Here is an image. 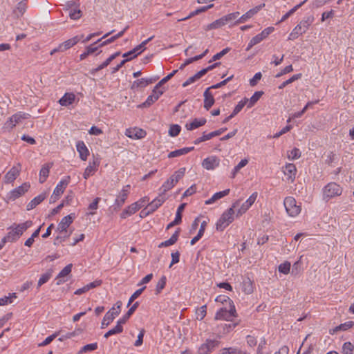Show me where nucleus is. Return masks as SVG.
Wrapping results in <instances>:
<instances>
[{
  "mask_svg": "<svg viewBox=\"0 0 354 354\" xmlns=\"http://www.w3.org/2000/svg\"><path fill=\"white\" fill-rule=\"evenodd\" d=\"M58 333H55L48 337H46L44 341H43L41 343L39 344V346H45L48 344H49L57 336Z\"/></svg>",
  "mask_w": 354,
  "mask_h": 354,
  "instance_id": "nucleus-61",
  "label": "nucleus"
},
{
  "mask_svg": "<svg viewBox=\"0 0 354 354\" xmlns=\"http://www.w3.org/2000/svg\"><path fill=\"white\" fill-rule=\"evenodd\" d=\"M194 147H184V148H182V149H177V150L171 151L168 154V158H171L178 157V156H180L182 155L187 154L189 152H190L192 150H194Z\"/></svg>",
  "mask_w": 354,
  "mask_h": 354,
  "instance_id": "nucleus-31",
  "label": "nucleus"
},
{
  "mask_svg": "<svg viewBox=\"0 0 354 354\" xmlns=\"http://www.w3.org/2000/svg\"><path fill=\"white\" fill-rule=\"evenodd\" d=\"M51 276H52V271H50V270L43 274L38 281V283H37L38 288H39L43 284L46 283L50 279Z\"/></svg>",
  "mask_w": 354,
  "mask_h": 354,
  "instance_id": "nucleus-45",
  "label": "nucleus"
},
{
  "mask_svg": "<svg viewBox=\"0 0 354 354\" xmlns=\"http://www.w3.org/2000/svg\"><path fill=\"white\" fill-rule=\"evenodd\" d=\"M223 354H242V351L236 348H225Z\"/></svg>",
  "mask_w": 354,
  "mask_h": 354,
  "instance_id": "nucleus-62",
  "label": "nucleus"
},
{
  "mask_svg": "<svg viewBox=\"0 0 354 354\" xmlns=\"http://www.w3.org/2000/svg\"><path fill=\"white\" fill-rule=\"evenodd\" d=\"M308 0H304L301 2L299 4L295 6L294 8L290 9L286 14H285L280 21H283L286 20L290 15H292L295 12H296L300 7H301Z\"/></svg>",
  "mask_w": 354,
  "mask_h": 354,
  "instance_id": "nucleus-44",
  "label": "nucleus"
},
{
  "mask_svg": "<svg viewBox=\"0 0 354 354\" xmlns=\"http://www.w3.org/2000/svg\"><path fill=\"white\" fill-rule=\"evenodd\" d=\"M69 182L70 176H66L64 178L62 179L54 189V194L57 196H61L64 192Z\"/></svg>",
  "mask_w": 354,
  "mask_h": 354,
  "instance_id": "nucleus-24",
  "label": "nucleus"
},
{
  "mask_svg": "<svg viewBox=\"0 0 354 354\" xmlns=\"http://www.w3.org/2000/svg\"><path fill=\"white\" fill-rule=\"evenodd\" d=\"M243 290L246 294H251L253 292L252 281L249 278L243 281Z\"/></svg>",
  "mask_w": 354,
  "mask_h": 354,
  "instance_id": "nucleus-42",
  "label": "nucleus"
},
{
  "mask_svg": "<svg viewBox=\"0 0 354 354\" xmlns=\"http://www.w3.org/2000/svg\"><path fill=\"white\" fill-rule=\"evenodd\" d=\"M130 185L124 186L115 201V205L120 207L124 203L129 193Z\"/></svg>",
  "mask_w": 354,
  "mask_h": 354,
  "instance_id": "nucleus-20",
  "label": "nucleus"
},
{
  "mask_svg": "<svg viewBox=\"0 0 354 354\" xmlns=\"http://www.w3.org/2000/svg\"><path fill=\"white\" fill-rule=\"evenodd\" d=\"M16 297H17L16 294L15 293H12L9 297H2V298H0V306H4L6 304L12 303V299H11L12 298H16Z\"/></svg>",
  "mask_w": 354,
  "mask_h": 354,
  "instance_id": "nucleus-59",
  "label": "nucleus"
},
{
  "mask_svg": "<svg viewBox=\"0 0 354 354\" xmlns=\"http://www.w3.org/2000/svg\"><path fill=\"white\" fill-rule=\"evenodd\" d=\"M230 50V48L228 47L223 49L221 52L214 55L213 56L212 60L209 61V62H211L212 61H216V60L220 59L223 56L226 55Z\"/></svg>",
  "mask_w": 354,
  "mask_h": 354,
  "instance_id": "nucleus-57",
  "label": "nucleus"
},
{
  "mask_svg": "<svg viewBox=\"0 0 354 354\" xmlns=\"http://www.w3.org/2000/svg\"><path fill=\"white\" fill-rule=\"evenodd\" d=\"M120 55V52H116L115 53L111 55L109 58H107L102 64L97 66L95 68L92 70V73H94L105 67H106L114 59H115L118 56Z\"/></svg>",
  "mask_w": 354,
  "mask_h": 354,
  "instance_id": "nucleus-34",
  "label": "nucleus"
},
{
  "mask_svg": "<svg viewBox=\"0 0 354 354\" xmlns=\"http://www.w3.org/2000/svg\"><path fill=\"white\" fill-rule=\"evenodd\" d=\"M296 201L293 197L288 196L284 199L283 205L285 206L287 213L290 216H296L301 212V207L297 205Z\"/></svg>",
  "mask_w": 354,
  "mask_h": 354,
  "instance_id": "nucleus-8",
  "label": "nucleus"
},
{
  "mask_svg": "<svg viewBox=\"0 0 354 354\" xmlns=\"http://www.w3.org/2000/svg\"><path fill=\"white\" fill-rule=\"evenodd\" d=\"M173 187L172 182L169 181L167 180L166 182L164 183V184L162 185V187L160 189V193L159 194H163L165 196V194L167 191L170 190Z\"/></svg>",
  "mask_w": 354,
  "mask_h": 354,
  "instance_id": "nucleus-50",
  "label": "nucleus"
},
{
  "mask_svg": "<svg viewBox=\"0 0 354 354\" xmlns=\"http://www.w3.org/2000/svg\"><path fill=\"white\" fill-rule=\"evenodd\" d=\"M342 193V188L335 183H328L323 189V198L328 201L330 198L340 196Z\"/></svg>",
  "mask_w": 354,
  "mask_h": 354,
  "instance_id": "nucleus-5",
  "label": "nucleus"
},
{
  "mask_svg": "<svg viewBox=\"0 0 354 354\" xmlns=\"http://www.w3.org/2000/svg\"><path fill=\"white\" fill-rule=\"evenodd\" d=\"M118 310V309H115V307H113L105 314L102 322V328L108 326L113 321L115 317L120 314Z\"/></svg>",
  "mask_w": 354,
  "mask_h": 354,
  "instance_id": "nucleus-15",
  "label": "nucleus"
},
{
  "mask_svg": "<svg viewBox=\"0 0 354 354\" xmlns=\"http://www.w3.org/2000/svg\"><path fill=\"white\" fill-rule=\"evenodd\" d=\"M353 348L354 346L350 342H345L342 346L344 354H353Z\"/></svg>",
  "mask_w": 354,
  "mask_h": 354,
  "instance_id": "nucleus-54",
  "label": "nucleus"
},
{
  "mask_svg": "<svg viewBox=\"0 0 354 354\" xmlns=\"http://www.w3.org/2000/svg\"><path fill=\"white\" fill-rule=\"evenodd\" d=\"M30 117L29 113L18 112L10 117L3 126L5 131H10L17 124L21 122L23 120Z\"/></svg>",
  "mask_w": 354,
  "mask_h": 354,
  "instance_id": "nucleus-4",
  "label": "nucleus"
},
{
  "mask_svg": "<svg viewBox=\"0 0 354 354\" xmlns=\"http://www.w3.org/2000/svg\"><path fill=\"white\" fill-rule=\"evenodd\" d=\"M165 92V89L162 88L161 90H157L155 88L152 91V93L148 96L145 102L138 105V108L142 109L149 107L151 104H153L156 101L158 100V98L163 94Z\"/></svg>",
  "mask_w": 354,
  "mask_h": 354,
  "instance_id": "nucleus-11",
  "label": "nucleus"
},
{
  "mask_svg": "<svg viewBox=\"0 0 354 354\" xmlns=\"http://www.w3.org/2000/svg\"><path fill=\"white\" fill-rule=\"evenodd\" d=\"M240 200L236 201L232 205L231 207L227 209L223 213L221 218L218 220L216 224V228L217 230L223 231L234 221V208L237 207L240 205Z\"/></svg>",
  "mask_w": 354,
  "mask_h": 354,
  "instance_id": "nucleus-2",
  "label": "nucleus"
},
{
  "mask_svg": "<svg viewBox=\"0 0 354 354\" xmlns=\"http://www.w3.org/2000/svg\"><path fill=\"white\" fill-rule=\"evenodd\" d=\"M313 21V17H308L306 19L302 20L299 25H301L302 29L306 32Z\"/></svg>",
  "mask_w": 354,
  "mask_h": 354,
  "instance_id": "nucleus-52",
  "label": "nucleus"
},
{
  "mask_svg": "<svg viewBox=\"0 0 354 354\" xmlns=\"http://www.w3.org/2000/svg\"><path fill=\"white\" fill-rule=\"evenodd\" d=\"M227 23L224 16L208 25V29H217L226 25Z\"/></svg>",
  "mask_w": 354,
  "mask_h": 354,
  "instance_id": "nucleus-39",
  "label": "nucleus"
},
{
  "mask_svg": "<svg viewBox=\"0 0 354 354\" xmlns=\"http://www.w3.org/2000/svg\"><path fill=\"white\" fill-rule=\"evenodd\" d=\"M27 2L28 0H22L17 3L16 9L17 17L23 15L26 12L27 8Z\"/></svg>",
  "mask_w": 354,
  "mask_h": 354,
  "instance_id": "nucleus-41",
  "label": "nucleus"
},
{
  "mask_svg": "<svg viewBox=\"0 0 354 354\" xmlns=\"http://www.w3.org/2000/svg\"><path fill=\"white\" fill-rule=\"evenodd\" d=\"M207 313V306L204 305L196 310V318L199 320L204 319Z\"/></svg>",
  "mask_w": 354,
  "mask_h": 354,
  "instance_id": "nucleus-51",
  "label": "nucleus"
},
{
  "mask_svg": "<svg viewBox=\"0 0 354 354\" xmlns=\"http://www.w3.org/2000/svg\"><path fill=\"white\" fill-rule=\"evenodd\" d=\"M234 317H236V309L234 306L230 304L229 310L226 308H221L217 311L215 315V319L232 321Z\"/></svg>",
  "mask_w": 354,
  "mask_h": 354,
  "instance_id": "nucleus-7",
  "label": "nucleus"
},
{
  "mask_svg": "<svg viewBox=\"0 0 354 354\" xmlns=\"http://www.w3.org/2000/svg\"><path fill=\"white\" fill-rule=\"evenodd\" d=\"M180 129L181 128L179 125L173 124L169 128V134L172 137L176 136L179 134Z\"/></svg>",
  "mask_w": 354,
  "mask_h": 354,
  "instance_id": "nucleus-55",
  "label": "nucleus"
},
{
  "mask_svg": "<svg viewBox=\"0 0 354 354\" xmlns=\"http://www.w3.org/2000/svg\"><path fill=\"white\" fill-rule=\"evenodd\" d=\"M77 150L80 153V158L86 160L88 156V149L83 142H78L77 144Z\"/></svg>",
  "mask_w": 354,
  "mask_h": 354,
  "instance_id": "nucleus-36",
  "label": "nucleus"
},
{
  "mask_svg": "<svg viewBox=\"0 0 354 354\" xmlns=\"http://www.w3.org/2000/svg\"><path fill=\"white\" fill-rule=\"evenodd\" d=\"M166 281H167V279H166L165 276H162L160 279V280L158 281V282L156 285V295H158L159 293H160L162 290L165 288V286L166 285Z\"/></svg>",
  "mask_w": 354,
  "mask_h": 354,
  "instance_id": "nucleus-48",
  "label": "nucleus"
},
{
  "mask_svg": "<svg viewBox=\"0 0 354 354\" xmlns=\"http://www.w3.org/2000/svg\"><path fill=\"white\" fill-rule=\"evenodd\" d=\"M128 28H129L128 26H126L122 31L119 32L117 35L110 37L109 39H107L106 40H105L104 41H102V39L104 37H107L109 35H110L111 33H112L113 32V30H112L111 32H108L107 34H106L102 38H101L100 39L97 40L96 42H94L93 44H90V54H92V53H94L97 52V50L99 47L103 46L106 45L108 44H110V43L114 41L118 38H120V37H122L124 33L128 29Z\"/></svg>",
  "mask_w": 354,
  "mask_h": 354,
  "instance_id": "nucleus-3",
  "label": "nucleus"
},
{
  "mask_svg": "<svg viewBox=\"0 0 354 354\" xmlns=\"http://www.w3.org/2000/svg\"><path fill=\"white\" fill-rule=\"evenodd\" d=\"M83 38V36H75L71 39H69L62 44L59 45V49L62 50V52L66 50L67 49L73 47L75 44H76L78 41L81 40V39Z\"/></svg>",
  "mask_w": 354,
  "mask_h": 354,
  "instance_id": "nucleus-21",
  "label": "nucleus"
},
{
  "mask_svg": "<svg viewBox=\"0 0 354 354\" xmlns=\"http://www.w3.org/2000/svg\"><path fill=\"white\" fill-rule=\"evenodd\" d=\"M257 192H254L249 198L243 203L241 207L237 211V216H241L244 214L255 202L257 198Z\"/></svg>",
  "mask_w": 354,
  "mask_h": 354,
  "instance_id": "nucleus-16",
  "label": "nucleus"
},
{
  "mask_svg": "<svg viewBox=\"0 0 354 354\" xmlns=\"http://www.w3.org/2000/svg\"><path fill=\"white\" fill-rule=\"evenodd\" d=\"M219 164V158L214 156L207 157L202 162L203 167L207 170L214 169L216 167H218Z\"/></svg>",
  "mask_w": 354,
  "mask_h": 354,
  "instance_id": "nucleus-14",
  "label": "nucleus"
},
{
  "mask_svg": "<svg viewBox=\"0 0 354 354\" xmlns=\"http://www.w3.org/2000/svg\"><path fill=\"white\" fill-rule=\"evenodd\" d=\"M166 196L163 194H159L154 200L149 203L145 209H144L141 213H143L145 210H147L145 213V216L155 212L162 204L165 201Z\"/></svg>",
  "mask_w": 354,
  "mask_h": 354,
  "instance_id": "nucleus-12",
  "label": "nucleus"
},
{
  "mask_svg": "<svg viewBox=\"0 0 354 354\" xmlns=\"http://www.w3.org/2000/svg\"><path fill=\"white\" fill-rule=\"evenodd\" d=\"M32 225V221H26L24 223L19 224L14 223L8 228L9 232L3 237V239L6 240L7 243L16 242L23 235L24 232L26 231Z\"/></svg>",
  "mask_w": 354,
  "mask_h": 354,
  "instance_id": "nucleus-1",
  "label": "nucleus"
},
{
  "mask_svg": "<svg viewBox=\"0 0 354 354\" xmlns=\"http://www.w3.org/2000/svg\"><path fill=\"white\" fill-rule=\"evenodd\" d=\"M146 288L145 286L137 290L130 297L128 306H129L136 299H137L143 292V290Z\"/></svg>",
  "mask_w": 354,
  "mask_h": 354,
  "instance_id": "nucleus-58",
  "label": "nucleus"
},
{
  "mask_svg": "<svg viewBox=\"0 0 354 354\" xmlns=\"http://www.w3.org/2000/svg\"><path fill=\"white\" fill-rule=\"evenodd\" d=\"M301 77V73H299V74H296V75H294L293 76H292L290 78H289L288 80H287L286 81L283 82V83H281L279 86V89H283V88H285L287 85L292 83L293 82H295V80H297L298 79H299L300 77Z\"/></svg>",
  "mask_w": 354,
  "mask_h": 354,
  "instance_id": "nucleus-46",
  "label": "nucleus"
},
{
  "mask_svg": "<svg viewBox=\"0 0 354 354\" xmlns=\"http://www.w3.org/2000/svg\"><path fill=\"white\" fill-rule=\"evenodd\" d=\"M239 15L240 14L239 12H235L225 15L224 17L226 19V21L228 24L230 22H232L234 20L237 21Z\"/></svg>",
  "mask_w": 354,
  "mask_h": 354,
  "instance_id": "nucleus-60",
  "label": "nucleus"
},
{
  "mask_svg": "<svg viewBox=\"0 0 354 354\" xmlns=\"http://www.w3.org/2000/svg\"><path fill=\"white\" fill-rule=\"evenodd\" d=\"M178 72V70L173 71L171 73L167 75L166 77L162 78L154 87L157 90H160L159 88L166 82H167L169 80H171L174 75Z\"/></svg>",
  "mask_w": 354,
  "mask_h": 354,
  "instance_id": "nucleus-43",
  "label": "nucleus"
},
{
  "mask_svg": "<svg viewBox=\"0 0 354 354\" xmlns=\"http://www.w3.org/2000/svg\"><path fill=\"white\" fill-rule=\"evenodd\" d=\"M158 78H141L134 81L131 86V89H138L140 88H145L149 84H151L156 81Z\"/></svg>",
  "mask_w": 354,
  "mask_h": 354,
  "instance_id": "nucleus-19",
  "label": "nucleus"
},
{
  "mask_svg": "<svg viewBox=\"0 0 354 354\" xmlns=\"http://www.w3.org/2000/svg\"><path fill=\"white\" fill-rule=\"evenodd\" d=\"M46 198V194L42 193L37 196L35 197L27 205L26 209L28 211L34 209L37 205L40 204Z\"/></svg>",
  "mask_w": 354,
  "mask_h": 354,
  "instance_id": "nucleus-26",
  "label": "nucleus"
},
{
  "mask_svg": "<svg viewBox=\"0 0 354 354\" xmlns=\"http://www.w3.org/2000/svg\"><path fill=\"white\" fill-rule=\"evenodd\" d=\"M75 100V95L73 93H65L64 95L59 100V103L62 106H67L71 104Z\"/></svg>",
  "mask_w": 354,
  "mask_h": 354,
  "instance_id": "nucleus-33",
  "label": "nucleus"
},
{
  "mask_svg": "<svg viewBox=\"0 0 354 354\" xmlns=\"http://www.w3.org/2000/svg\"><path fill=\"white\" fill-rule=\"evenodd\" d=\"M72 269V264H68L66 266H65L58 274L56 280V283L57 285H60L61 283L65 282L66 279L64 278L67 277L71 272Z\"/></svg>",
  "mask_w": 354,
  "mask_h": 354,
  "instance_id": "nucleus-23",
  "label": "nucleus"
},
{
  "mask_svg": "<svg viewBox=\"0 0 354 354\" xmlns=\"http://www.w3.org/2000/svg\"><path fill=\"white\" fill-rule=\"evenodd\" d=\"M265 4H263L262 6L260 5L259 6H257L252 9H250L248 10L245 14L243 15L241 17H239L236 23L241 24L245 22L248 19L251 18L253 15H254L256 13H257L262 8V6H264Z\"/></svg>",
  "mask_w": 354,
  "mask_h": 354,
  "instance_id": "nucleus-22",
  "label": "nucleus"
},
{
  "mask_svg": "<svg viewBox=\"0 0 354 354\" xmlns=\"http://www.w3.org/2000/svg\"><path fill=\"white\" fill-rule=\"evenodd\" d=\"M230 189H227L225 190L215 193L209 199L205 201L206 205H210L216 202L217 200L222 198L223 197L229 194Z\"/></svg>",
  "mask_w": 354,
  "mask_h": 354,
  "instance_id": "nucleus-29",
  "label": "nucleus"
},
{
  "mask_svg": "<svg viewBox=\"0 0 354 354\" xmlns=\"http://www.w3.org/2000/svg\"><path fill=\"white\" fill-rule=\"evenodd\" d=\"M206 122L207 120L205 118H195L192 122L187 123L185 127L187 130L192 131L201 126H203L206 123Z\"/></svg>",
  "mask_w": 354,
  "mask_h": 354,
  "instance_id": "nucleus-27",
  "label": "nucleus"
},
{
  "mask_svg": "<svg viewBox=\"0 0 354 354\" xmlns=\"http://www.w3.org/2000/svg\"><path fill=\"white\" fill-rule=\"evenodd\" d=\"M248 102V99L245 97L243 100L240 101L238 104L234 107L233 111L232 113L235 116L236 114H238L241 109L244 107L245 104H247Z\"/></svg>",
  "mask_w": 354,
  "mask_h": 354,
  "instance_id": "nucleus-47",
  "label": "nucleus"
},
{
  "mask_svg": "<svg viewBox=\"0 0 354 354\" xmlns=\"http://www.w3.org/2000/svg\"><path fill=\"white\" fill-rule=\"evenodd\" d=\"M149 198L147 196H145L141 198L140 201L131 204L127 208H126L122 213L121 217L124 218L127 216H130L133 214L137 211H138L140 208L144 207L147 203H148Z\"/></svg>",
  "mask_w": 354,
  "mask_h": 354,
  "instance_id": "nucleus-6",
  "label": "nucleus"
},
{
  "mask_svg": "<svg viewBox=\"0 0 354 354\" xmlns=\"http://www.w3.org/2000/svg\"><path fill=\"white\" fill-rule=\"evenodd\" d=\"M138 302H136L127 311V313L119 320L120 323H123L124 324L127 322V321L129 319L131 315L135 312V310L138 307Z\"/></svg>",
  "mask_w": 354,
  "mask_h": 354,
  "instance_id": "nucleus-40",
  "label": "nucleus"
},
{
  "mask_svg": "<svg viewBox=\"0 0 354 354\" xmlns=\"http://www.w3.org/2000/svg\"><path fill=\"white\" fill-rule=\"evenodd\" d=\"M290 267H291L290 263L288 261H286L283 263H281L279 265V271L281 273L287 274L290 272Z\"/></svg>",
  "mask_w": 354,
  "mask_h": 354,
  "instance_id": "nucleus-49",
  "label": "nucleus"
},
{
  "mask_svg": "<svg viewBox=\"0 0 354 354\" xmlns=\"http://www.w3.org/2000/svg\"><path fill=\"white\" fill-rule=\"evenodd\" d=\"M73 218L74 215L71 214L64 216L58 224L56 231L61 234H64V238L68 237L69 236V234H67V228L73 223Z\"/></svg>",
  "mask_w": 354,
  "mask_h": 354,
  "instance_id": "nucleus-9",
  "label": "nucleus"
},
{
  "mask_svg": "<svg viewBox=\"0 0 354 354\" xmlns=\"http://www.w3.org/2000/svg\"><path fill=\"white\" fill-rule=\"evenodd\" d=\"M261 77H262V75L260 72L257 73L254 75V77L252 79H250V86H256L258 81H259L261 80Z\"/></svg>",
  "mask_w": 354,
  "mask_h": 354,
  "instance_id": "nucleus-64",
  "label": "nucleus"
},
{
  "mask_svg": "<svg viewBox=\"0 0 354 354\" xmlns=\"http://www.w3.org/2000/svg\"><path fill=\"white\" fill-rule=\"evenodd\" d=\"M30 187V185L28 183H23L21 186L10 191L7 195V198L10 201H15L27 192Z\"/></svg>",
  "mask_w": 354,
  "mask_h": 354,
  "instance_id": "nucleus-10",
  "label": "nucleus"
},
{
  "mask_svg": "<svg viewBox=\"0 0 354 354\" xmlns=\"http://www.w3.org/2000/svg\"><path fill=\"white\" fill-rule=\"evenodd\" d=\"M226 130H227V128L224 127V128H221L220 129H218L216 131H212V132H211L209 133H207V134L203 133V136H201V137L197 138L196 140H195L194 143L195 145H198V144H199V143H201L202 142H204V141H206V140H209L212 139V138H214L215 136H220L223 132H225Z\"/></svg>",
  "mask_w": 354,
  "mask_h": 354,
  "instance_id": "nucleus-17",
  "label": "nucleus"
},
{
  "mask_svg": "<svg viewBox=\"0 0 354 354\" xmlns=\"http://www.w3.org/2000/svg\"><path fill=\"white\" fill-rule=\"evenodd\" d=\"M185 168L182 167L176 171L171 176L174 177L176 182H178L185 175Z\"/></svg>",
  "mask_w": 354,
  "mask_h": 354,
  "instance_id": "nucleus-56",
  "label": "nucleus"
},
{
  "mask_svg": "<svg viewBox=\"0 0 354 354\" xmlns=\"http://www.w3.org/2000/svg\"><path fill=\"white\" fill-rule=\"evenodd\" d=\"M52 167V164H46L44 165L42 168L41 169L40 171H39V183H44L47 177L48 176V174H49V171H50V167Z\"/></svg>",
  "mask_w": 354,
  "mask_h": 354,
  "instance_id": "nucleus-32",
  "label": "nucleus"
},
{
  "mask_svg": "<svg viewBox=\"0 0 354 354\" xmlns=\"http://www.w3.org/2000/svg\"><path fill=\"white\" fill-rule=\"evenodd\" d=\"M210 88H207L204 92V108L209 110L214 104V98L209 92Z\"/></svg>",
  "mask_w": 354,
  "mask_h": 354,
  "instance_id": "nucleus-25",
  "label": "nucleus"
},
{
  "mask_svg": "<svg viewBox=\"0 0 354 354\" xmlns=\"http://www.w3.org/2000/svg\"><path fill=\"white\" fill-rule=\"evenodd\" d=\"M100 163V158L98 156H93V165H90V175H92L97 170Z\"/></svg>",
  "mask_w": 354,
  "mask_h": 354,
  "instance_id": "nucleus-53",
  "label": "nucleus"
},
{
  "mask_svg": "<svg viewBox=\"0 0 354 354\" xmlns=\"http://www.w3.org/2000/svg\"><path fill=\"white\" fill-rule=\"evenodd\" d=\"M297 169L294 164H287L285 167V170L283 173L285 175L288 176V179H290L291 181H293L295 178Z\"/></svg>",
  "mask_w": 354,
  "mask_h": 354,
  "instance_id": "nucleus-30",
  "label": "nucleus"
},
{
  "mask_svg": "<svg viewBox=\"0 0 354 354\" xmlns=\"http://www.w3.org/2000/svg\"><path fill=\"white\" fill-rule=\"evenodd\" d=\"M301 156V152L299 149L294 148L290 151V153L288 156L289 158H291L292 160L298 159Z\"/></svg>",
  "mask_w": 354,
  "mask_h": 354,
  "instance_id": "nucleus-63",
  "label": "nucleus"
},
{
  "mask_svg": "<svg viewBox=\"0 0 354 354\" xmlns=\"http://www.w3.org/2000/svg\"><path fill=\"white\" fill-rule=\"evenodd\" d=\"M123 324H124L123 323H120V321L118 320L117 322V325L113 328H112V329L109 330L108 332H106L104 334V337L105 338H108L111 335L121 333L123 331V327H122Z\"/></svg>",
  "mask_w": 354,
  "mask_h": 354,
  "instance_id": "nucleus-35",
  "label": "nucleus"
},
{
  "mask_svg": "<svg viewBox=\"0 0 354 354\" xmlns=\"http://www.w3.org/2000/svg\"><path fill=\"white\" fill-rule=\"evenodd\" d=\"M353 325H354V322H353V321L346 322H345L344 324H341L340 325L334 328L332 331L331 330L330 331V333L334 334L335 333H337V331H339V330H346L348 328H351V327H353Z\"/></svg>",
  "mask_w": 354,
  "mask_h": 354,
  "instance_id": "nucleus-37",
  "label": "nucleus"
},
{
  "mask_svg": "<svg viewBox=\"0 0 354 354\" xmlns=\"http://www.w3.org/2000/svg\"><path fill=\"white\" fill-rule=\"evenodd\" d=\"M180 228H178L173 234V235L171 236V238L169 239L160 243L159 244V245H158V248L168 247V246L172 245L174 243H176V241H178V236H179V234H180Z\"/></svg>",
  "mask_w": 354,
  "mask_h": 354,
  "instance_id": "nucleus-28",
  "label": "nucleus"
},
{
  "mask_svg": "<svg viewBox=\"0 0 354 354\" xmlns=\"http://www.w3.org/2000/svg\"><path fill=\"white\" fill-rule=\"evenodd\" d=\"M218 342L215 340L207 339L205 343L203 344L198 348L199 354H208L210 353L216 346Z\"/></svg>",
  "mask_w": 354,
  "mask_h": 354,
  "instance_id": "nucleus-18",
  "label": "nucleus"
},
{
  "mask_svg": "<svg viewBox=\"0 0 354 354\" xmlns=\"http://www.w3.org/2000/svg\"><path fill=\"white\" fill-rule=\"evenodd\" d=\"M263 91H256L253 95L248 99V102L247 103L248 108L252 107L257 101L260 99V97L263 95Z\"/></svg>",
  "mask_w": 354,
  "mask_h": 354,
  "instance_id": "nucleus-38",
  "label": "nucleus"
},
{
  "mask_svg": "<svg viewBox=\"0 0 354 354\" xmlns=\"http://www.w3.org/2000/svg\"><path fill=\"white\" fill-rule=\"evenodd\" d=\"M21 169L20 163H17L16 166H13L4 176L3 180L6 184L12 183L19 176Z\"/></svg>",
  "mask_w": 354,
  "mask_h": 354,
  "instance_id": "nucleus-13",
  "label": "nucleus"
}]
</instances>
